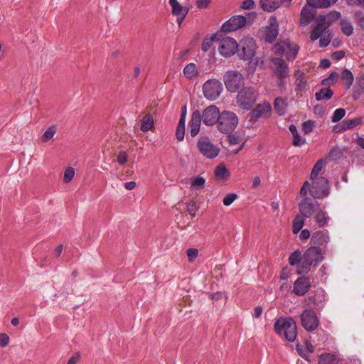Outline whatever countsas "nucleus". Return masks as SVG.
Segmentation results:
<instances>
[{
	"mask_svg": "<svg viewBox=\"0 0 364 364\" xmlns=\"http://www.w3.org/2000/svg\"><path fill=\"white\" fill-rule=\"evenodd\" d=\"M80 358L79 355H76L75 356H72L69 360H68L67 364H75L78 362Z\"/></svg>",
	"mask_w": 364,
	"mask_h": 364,
	"instance_id": "obj_64",
	"label": "nucleus"
},
{
	"mask_svg": "<svg viewBox=\"0 0 364 364\" xmlns=\"http://www.w3.org/2000/svg\"><path fill=\"white\" fill-rule=\"evenodd\" d=\"M237 198V195L233 193L227 194L223 198V203L225 206H230Z\"/></svg>",
	"mask_w": 364,
	"mask_h": 364,
	"instance_id": "obj_48",
	"label": "nucleus"
},
{
	"mask_svg": "<svg viewBox=\"0 0 364 364\" xmlns=\"http://www.w3.org/2000/svg\"><path fill=\"white\" fill-rule=\"evenodd\" d=\"M244 77L236 70H228L223 76V82L228 91L236 92L244 85Z\"/></svg>",
	"mask_w": 364,
	"mask_h": 364,
	"instance_id": "obj_5",
	"label": "nucleus"
},
{
	"mask_svg": "<svg viewBox=\"0 0 364 364\" xmlns=\"http://www.w3.org/2000/svg\"><path fill=\"white\" fill-rule=\"evenodd\" d=\"M307 5L314 8H326L330 6L328 0H306Z\"/></svg>",
	"mask_w": 364,
	"mask_h": 364,
	"instance_id": "obj_36",
	"label": "nucleus"
},
{
	"mask_svg": "<svg viewBox=\"0 0 364 364\" xmlns=\"http://www.w3.org/2000/svg\"><path fill=\"white\" fill-rule=\"evenodd\" d=\"M342 32L346 36H350L353 33V28L350 23L347 21L341 22Z\"/></svg>",
	"mask_w": 364,
	"mask_h": 364,
	"instance_id": "obj_43",
	"label": "nucleus"
},
{
	"mask_svg": "<svg viewBox=\"0 0 364 364\" xmlns=\"http://www.w3.org/2000/svg\"><path fill=\"white\" fill-rule=\"evenodd\" d=\"M263 33L267 42L272 43L276 39L279 33V25L276 18H270L269 26L263 28Z\"/></svg>",
	"mask_w": 364,
	"mask_h": 364,
	"instance_id": "obj_15",
	"label": "nucleus"
},
{
	"mask_svg": "<svg viewBox=\"0 0 364 364\" xmlns=\"http://www.w3.org/2000/svg\"><path fill=\"white\" fill-rule=\"evenodd\" d=\"M239 119L235 113L229 110H223L221 112L217 129L223 134L232 133L237 127Z\"/></svg>",
	"mask_w": 364,
	"mask_h": 364,
	"instance_id": "obj_2",
	"label": "nucleus"
},
{
	"mask_svg": "<svg viewBox=\"0 0 364 364\" xmlns=\"http://www.w3.org/2000/svg\"><path fill=\"white\" fill-rule=\"evenodd\" d=\"M314 124L311 121H307L302 124V130L305 134H308L311 132Z\"/></svg>",
	"mask_w": 364,
	"mask_h": 364,
	"instance_id": "obj_57",
	"label": "nucleus"
},
{
	"mask_svg": "<svg viewBox=\"0 0 364 364\" xmlns=\"http://www.w3.org/2000/svg\"><path fill=\"white\" fill-rule=\"evenodd\" d=\"M274 107L275 111L279 115H284L286 112L287 103L284 99L282 97H277L274 100Z\"/></svg>",
	"mask_w": 364,
	"mask_h": 364,
	"instance_id": "obj_29",
	"label": "nucleus"
},
{
	"mask_svg": "<svg viewBox=\"0 0 364 364\" xmlns=\"http://www.w3.org/2000/svg\"><path fill=\"white\" fill-rule=\"evenodd\" d=\"M315 15L316 10L306 4L301 11L300 24L304 26H307L314 18Z\"/></svg>",
	"mask_w": 364,
	"mask_h": 364,
	"instance_id": "obj_20",
	"label": "nucleus"
},
{
	"mask_svg": "<svg viewBox=\"0 0 364 364\" xmlns=\"http://www.w3.org/2000/svg\"><path fill=\"white\" fill-rule=\"evenodd\" d=\"M329 240L327 231L318 230L313 233L311 241L314 245H325Z\"/></svg>",
	"mask_w": 364,
	"mask_h": 364,
	"instance_id": "obj_24",
	"label": "nucleus"
},
{
	"mask_svg": "<svg viewBox=\"0 0 364 364\" xmlns=\"http://www.w3.org/2000/svg\"><path fill=\"white\" fill-rule=\"evenodd\" d=\"M255 7V3L253 0H245L240 5V8L245 10L252 9Z\"/></svg>",
	"mask_w": 364,
	"mask_h": 364,
	"instance_id": "obj_54",
	"label": "nucleus"
},
{
	"mask_svg": "<svg viewBox=\"0 0 364 364\" xmlns=\"http://www.w3.org/2000/svg\"><path fill=\"white\" fill-rule=\"evenodd\" d=\"M255 17L256 14L255 12L248 13L247 16H243L240 15L232 16L228 21L223 23L221 30L224 33L235 31L244 27L247 23H252Z\"/></svg>",
	"mask_w": 364,
	"mask_h": 364,
	"instance_id": "obj_3",
	"label": "nucleus"
},
{
	"mask_svg": "<svg viewBox=\"0 0 364 364\" xmlns=\"http://www.w3.org/2000/svg\"><path fill=\"white\" fill-rule=\"evenodd\" d=\"M274 50L277 54L282 53L286 55L287 59L290 60L296 58L299 51V46L290 41H284L277 43L274 47Z\"/></svg>",
	"mask_w": 364,
	"mask_h": 364,
	"instance_id": "obj_10",
	"label": "nucleus"
},
{
	"mask_svg": "<svg viewBox=\"0 0 364 364\" xmlns=\"http://www.w3.org/2000/svg\"><path fill=\"white\" fill-rule=\"evenodd\" d=\"M300 318L301 325L307 331H314L318 325V318L313 310H305L301 314Z\"/></svg>",
	"mask_w": 364,
	"mask_h": 364,
	"instance_id": "obj_13",
	"label": "nucleus"
},
{
	"mask_svg": "<svg viewBox=\"0 0 364 364\" xmlns=\"http://www.w3.org/2000/svg\"><path fill=\"white\" fill-rule=\"evenodd\" d=\"M364 92V75L360 77L355 86V90L353 93V97L358 100L360 95Z\"/></svg>",
	"mask_w": 364,
	"mask_h": 364,
	"instance_id": "obj_30",
	"label": "nucleus"
},
{
	"mask_svg": "<svg viewBox=\"0 0 364 364\" xmlns=\"http://www.w3.org/2000/svg\"><path fill=\"white\" fill-rule=\"evenodd\" d=\"M220 117H221V112L215 105L208 106L203 109L202 114L200 113L203 123L208 127L218 124Z\"/></svg>",
	"mask_w": 364,
	"mask_h": 364,
	"instance_id": "obj_9",
	"label": "nucleus"
},
{
	"mask_svg": "<svg viewBox=\"0 0 364 364\" xmlns=\"http://www.w3.org/2000/svg\"><path fill=\"white\" fill-rule=\"evenodd\" d=\"M321 33L318 32V28H314L310 34V38L311 41L316 40Z\"/></svg>",
	"mask_w": 364,
	"mask_h": 364,
	"instance_id": "obj_62",
	"label": "nucleus"
},
{
	"mask_svg": "<svg viewBox=\"0 0 364 364\" xmlns=\"http://www.w3.org/2000/svg\"><path fill=\"white\" fill-rule=\"evenodd\" d=\"M185 134V121L184 114H181L176 132V138L178 141H182Z\"/></svg>",
	"mask_w": 364,
	"mask_h": 364,
	"instance_id": "obj_33",
	"label": "nucleus"
},
{
	"mask_svg": "<svg viewBox=\"0 0 364 364\" xmlns=\"http://www.w3.org/2000/svg\"><path fill=\"white\" fill-rule=\"evenodd\" d=\"M223 91V85L220 81L216 79H210L203 85L204 97L210 101L217 100Z\"/></svg>",
	"mask_w": 364,
	"mask_h": 364,
	"instance_id": "obj_7",
	"label": "nucleus"
},
{
	"mask_svg": "<svg viewBox=\"0 0 364 364\" xmlns=\"http://www.w3.org/2000/svg\"><path fill=\"white\" fill-rule=\"evenodd\" d=\"M338 74L337 73H332L328 78L323 80L325 85H330L335 83L338 79Z\"/></svg>",
	"mask_w": 364,
	"mask_h": 364,
	"instance_id": "obj_55",
	"label": "nucleus"
},
{
	"mask_svg": "<svg viewBox=\"0 0 364 364\" xmlns=\"http://www.w3.org/2000/svg\"><path fill=\"white\" fill-rule=\"evenodd\" d=\"M271 107L269 105L263 103L259 104L250 114V120L257 121L261 117H267L269 116Z\"/></svg>",
	"mask_w": 364,
	"mask_h": 364,
	"instance_id": "obj_16",
	"label": "nucleus"
},
{
	"mask_svg": "<svg viewBox=\"0 0 364 364\" xmlns=\"http://www.w3.org/2000/svg\"><path fill=\"white\" fill-rule=\"evenodd\" d=\"M197 148L200 153L208 159L216 157L220 149L214 145L207 136H200L197 143Z\"/></svg>",
	"mask_w": 364,
	"mask_h": 364,
	"instance_id": "obj_8",
	"label": "nucleus"
},
{
	"mask_svg": "<svg viewBox=\"0 0 364 364\" xmlns=\"http://www.w3.org/2000/svg\"><path fill=\"white\" fill-rule=\"evenodd\" d=\"M313 264L306 257L302 255L300 262L296 266V272L299 274H306L309 272Z\"/></svg>",
	"mask_w": 364,
	"mask_h": 364,
	"instance_id": "obj_25",
	"label": "nucleus"
},
{
	"mask_svg": "<svg viewBox=\"0 0 364 364\" xmlns=\"http://www.w3.org/2000/svg\"><path fill=\"white\" fill-rule=\"evenodd\" d=\"M261 8L266 11L271 12L278 8V2L275 0H260Z\"/></svg>",
	"mask_w": 364,
	"mask_h": 364,
	"instance_id": "obj_31",
	"label": "nucleus"
},
{
	"mask_svg": "<svg viewBox=\"0 0 364 364\" xmlns=\"http://www.w3.org/2000/svg\"><path fill=\"white\" fill-rule=\"evenodd\" d=\"M314 214L315 222L318 227H323L327 224L329 218L327 216V213L326 212L318 208V210L315 212Z\"/></svg>",
	"mask_w": 364,
	"mask_h": 364,
	"instance_id": "obj_28",
	"label": "nucleus"
},
{
	"mask_svg": "<svg viewBox=\"0 0 364 364\" xmlns=\"http://www.w3.org/2000/svg\"><path fill=\"white\" fill-rule=\"evenodd\" d=\"M168 2L171 7V14L173 16L188 13V9L183 8L178 0H169Z\"/></svg>",
	"mask_w": 364,
	"mask_h": 364,
	"instance_id": "obj_27",
	"label": "nucleus"
},
{
	"mask_svg": "<svg viewBox=\"0 0 364 364\" xmlns=\"http://www.w3.org/2000/svg\"><path fill=\"white\" fill-rule=\"evenodd\" d=\"M359 124L360 119H350L345 122V125L346 128H352L357 126Z\"/></svg>",
	"mask_w": 364,
	"mask_h": 364,
	"instance_id": "obj_59",
	"label": "nucleus"
},
{
	"mask_svg": "<svg viewBox=\"0 0 364 364\" xmlns=\"http://www.w3.org/2000/svg\"><path fill=\"white\" fill-rule=\"evenodd\" d=\"M186 253L190 262H193L198 256V250L196 248H189Z\"/></svg>",
	"mask_w": 364,
	"mask_h": 364,
	"instance_id": "obj_52",
	"label": "nucleus"
},
{
	"mask_svg": "<svg viewBox=\"0 0 364 364\" xmlns=\"http://www.w3.org/2000/svg\"><path fill=\"white\" fill-rule=\"evenodd\" d=\"M316 21L317 24L314 28H318V32L320 33H323L329 27L326 22L323 21V18L321 16L317 18Z\"/></svg>",
	"mask_w": 364,
	"mask_h": 364,
	"instance_id": "obj_46",
	"label": "nucleus"
},
{
	"mask_svg": "<svg viewBox=\"0 0 364 364\" xmlns=\"http://www.w3.org/2000/svg\"><path fill=\"white\" fill-rule=\"evenodd\" d=\"M238 47L237 41L230 37H225L219 41L218 52L225 58L234 55Z\"/></svg>",
	"mask_w": 364,
	"mask_h": 364,
	"instance_id": "obj_11",
	"label": "nucleus"
},
{
	"mask_svg": "<svg viewBox=\"0 0 364 364\" xmlns=\"http://www.w3.org/2000/svg\"><path fill=\"white\" fill-rule=\"evenodd\" d=\"M323 165H324V161L321 159L318 160L315 164V165L311 172V174H310V178L311 180H314L318 178L317 176H318V173H320V171H321V169L323 168Z\"/></svg>",
	"mask_w": 364,
	"mask_h": 364,
	"instance_id": "obj_39",
	"label": "nucleus"
},
{
	"mask_svg": "<svg viewBox=\"0 0 364 364\" xmlns=\"http://www.w3.org/2000/svg\"><path fill=\"white\" fill-rule=\"evenodd\" d=\"M272 63L276 68V74L279 78L286 77L288 75V68L283 59L276 58L272 59Z\"/></svg>",
	"mask_w": 364,
	"mask_h": 364,
	"instance_id": "obj_23",
	"label": "nucleus"
},
{
	"mask_svg": "<svg viewBox=\"0 0 364 364\" xmlns=\"http://www.w3.org/2000/svg\"><path fill=\"white\" fill-rule=\"evenodd\" d=\"M75 175V170L73 167H66L63 172V181L64 183H69L72 181Z\"/></svg>",
	"mask_w": 364,
	"mask_h": 364,
	"instance_id": "obj_37",
	"label": "nucleus"
},
{
	"mask_svg": "<svg viewBox=\"0 0 364 364\" xmlns=\"http://www.w3.org/2000/svg\"><path fill=\"white\" fill-rule=\"evenodd\" d=\"M274 330L289 342L294 341L297 336L296 324L291 318H279L274 323Z\"/></svg>",
	"mask_w": 364,
	"mask_h": 364,
	"instance_id": "obj_1",
	"label": "nucleus"
},
{
	"mask_svg": "<svg viewBox=\"0 0 364 364\" xmlns=\"http://www.w3.org/2000/svg\"><path fill=\"white\" fill-rule=\"evenodd\" d=\"M336 356L331 353L322 354L319 357V364H336Z\"/></svg>",
	"mask_w": 364,
	"mask_h": 364,
	"instance_id": "obj_38",
	"label": "nucleus"
},
{
	"mask_svg": "<svg viewBox=\"0 0 364 364\" xmlns=\"http://www.w3.org/2000/svg\"><path fill=\"white\" fill-rule=\"evenodd\" d=\"M311 195L315 198H321L328 194V181L323 176L313 180Z\"/></svg>",
	"mask_w": 364,
	"mask_h": 364,
	"instance_id": "obj_12",
	"label": "nucleus"
},
{
	"mask_svg": "<svg viewBox=\"0 0 364 364\" xmlns=\"http://www.w3.org/2000/svg\"><path fill=\"white\" fill-rule=\"evenodd\" d=\"M201 122L200 112L199 110L193 111L189 122L190 134L191 136H196L199 133Z\"/></svg>",
	"mask_w": 364,
	"mask_h": 364,
	"instance_id": "obj_17",
	"label": "nucleus"
},
{
	"mask_svg": "<svg viewBox=\"0 0 364 364\" xmlns=\"http://www.w3.org/2000/svg\"><path fill=\"white\" fill-rule=\"evenodd\" d=\"M319 203L311 198L302 199L299 204V214L305 218H310L318 210Z\"/></svg>",
	"mask_w": 364,
	"mask_h": 364,
	"instance_id": "obj_14",
	"label": "nucleus"
},
{
	"mask_svg": "<svg viewBox=\"0 0 364 364\" xmlns=\"http://www.w3.org/2000/svg\"><path fill=\"white\" fill-rule=\"evenodd\" d=\"M311 188V186L310 185L309 181H305L303 186L301 187L300 190V196L302 198V199L309 198L307 197V192Z\"/></svg>",
	"mask_w": 364,
	"mask_h": 364,
	"instance_id": "obj_50",
	"label": "nucleus"
},
{
	"mask_svg": "<svg viewBox=\"0 0 364 364\" xmlns=\"http://www.w3.org/2000/svg\"><path fill=\"white\" fill-rule=\"evenodd\" d=\"M301 257L302 256H301V252L299 251H294L289 257V264L291 266L296 264L298 265V264L300 262Z\"/></svg>",
	"mask_w": 364,
	"mask_h": 364,
	"instance_id": "obj_44",
	"label": "nucleus"
},
{
	"mask_svg": "<svg viewBox=\"0 0 364 364\" xmlns=\"http://www.w3.org/2000/svg\"><path fill=\"white\" fill-rule=\"evenodd\" d=\"M237 45V55L241 60H247L255 55L256 44L252 38L245 37Z\"/></svg>",
	"mask_w": 364,
	"mask_h": 364,
	"instance_id": "obj_6",
	"label": "nucleus"
},
{
	"mask_svg": "<svg viewBox=\"0 0 364 364\" xmlns=\"http://www.w3.org/2000/svg\"><path fill=\"white\" fill-rule=\"evenodd\" d=\"M311 263L317 264L323 259V253L321 250L318 247H311L308 248L303 255Z\"/></svg>",
	"mask_w": 364,
	"mask_h": 364,
	"instance_id": "obj_18",
	"label": "nucleus"
},
{
	"mask_svg": "<svg viewBox=\"0 0 364 364\" xmlns=\"http://www.w3.org/2000/svg\"><path fill=\"white\" fill-rule=\"evenodd\" d=\"M214 175L218 182H225L230 176V173L223 163L219 164L215 169Z\"/></svg>",
	"mask_w": 364,
	"mask_h": 364,
	"instance_id": "obj_22",
	"label": "nucleus"
},
{
	"mask_svg": "<svg viewBox=\"0 0 364 364\" xmlns=\"http://www.w3.org/2000/svg\"><path fill=\"white\" fill-rule=\"evenodd\" d=\"M183 74L188 78H193L198 75V70L194 63H189L183 69Z\"/></svg>",
	"mask_w": 364,
	"mask_h": 364,
	"instance_id": "obj_35",
	"label": "nucleus"
},
{
	"mask_svg": "<svg viewBox=\"0 0 364 364\" xmlns=\"http://www.w3.org/2000/svg\"><path fill=\"white\" fill-rule=\"evenodd\" d=\"M341 77L345 80V85L347 88H349L353 82V75L348 70H344L342 73Z\"/></svg>",
	"mask_w": 364,
	"mask_h": 364,
	"instance_id": "obj_42",
	"label": "nucleus"
},
{
	"mask_svg": "<svg viewBox=\"0 0 364 364\" xmlns=\"http://www.w3.org/2000/svg\"><path fill=\"white\" fill-rule=\"evenodd\" d=\"M9 336L5 333H0V347L4 348L8 346L9 343Z\"/></svg>",
	"mask_w": 364,
	"mask_h": 364,
	"instance_id": "obj_56",
	"label": "nucleus"
},
{
	"mask_svg": "<svg viewBox=\"0 0 364 364\" xmlns=\"http://www.w3.org/2000/svg\"><path fill=\"white\" fill-rule=\"evenodd\" d=\"M321 16L323 18V21H325L330 26L333 22L336 21L341 17V14L337 11H331L326 16Z\"/></svg>",
	"mask_w": 364,
	"mask_h": 364,
	"instance_id": "obj_40",
	"label": "nucleus"
},
{
	"mask_svg": "<svg viewBox=\"0 0 364 364\" xmlns=\"http://www.w3.org/2000/svg\"><path fill=\"white\" fill-rule=\"evenodd\" d=\"M242 139L237 134H232L228 136V141L231 145H237L242 141Z\"/></svg>",
	"mask_w": 364,
	"mask_h": 364,
	"instance_id": "obj_51",
	"label": "nucleus"
},
{
	"mask_svg": "<svg viewBox=\"0 0 364 364\" xmlns=\"http://www.w3.org/2000/svg\"><path fill=\"white\" fill-rule=\"evenodd\" d=\"M216 38L215 36H212L211 38H205L202 43L201 49L206 52L208 51L212 46L213 41Z\"/></svg>",
	"mask_w": 364,
	"mask_h": 364,
	"instance_id": "obj_47",
	"label": "nucleus"
},
{
	"mask_svg": "<svg viewBox=\"0 0 364 364\" xmlns=\"http://www.w3.org/2000/svg\"><path fill=\"white\" fill-rule=\"evenodd\" d=\"M331 39L329 38V35H328L327 36H322L320 39V46L321 47H326L328 45Z\"/></svg>",
	"mask_w": 364,
	"mask_h": 364,
	"instance_id": "obj_60",
	"label": "nucleus"
},
{
	"mask_svg": "<svg viewBox=\"0 0 364 364\" xmlns=\"http://www.w3.org/2000/svg\"><path fill=\"white\" fill-rule=\"evenodd\" d=\"M304 216L299 214L294 219L293 223H292V231L294 234L298 233L303 228L304 224Z\"/></svg>",
	"mask_w": 364,
	"mask_h": 364,
	"instance_id": "obj_32",
	"label": "nucleus"
},
{
	"mask_svg": "<svg viewBox=\"0 0 364 364\" xmlns=\"http://www.w3.org/2000/svg\"><path fill=\"white\" fill-rule=\"evenodd\" d=\"M198 209L197 202L194 200H191L187 203V210L191 215L195 216Z\"/></svg>",
	"mask_w": 364,
	"mask_h": 364,
	"instance_id": "obj_45",
	"label": "nucleus"
},
{
	"mask_svg": "<svg viewBox=\"0 0 364 364\" xmlns=\"http://www.w3.org/2000/svg\"><path fill=\"white\" fill-rule=\"evenodd\" d=\"M117 161L120 165H124L128 161V155L125 151H120L117 156Z\"/></svg>",
	"mask_w": 364,
	"mask_h": 364,
	"instance_id": "obj_53",
	"label": "nucleus"
},
{
	"mask_svg": "<svg viewBox=\"0 0 364 364\" xmlns=\"http://www.w3.org/2000/svg\"><path fill=\"white\" fill-rule=\"evenodd\" d=\"M309 237H310V232L308 230L304 229V230H301L300 235H299V237L301 240H306V239L309 238Z\"/></svg>",
	"mask_w": 364,
	"mask_h": 364,
	"instance_id": "obj_63",
	"label": "nucleus"
},
{
	"mask_svg": "<svg viewBox=\"0 0 364 364\" xmlns=\"http://www.w3.org/2000/svg\"><path fill=\"white\" fill-rule=\"evenodd\" d=\"M210 2L211 0H197L196 4L198 9H202L208 7Z\"/></svg>",
	"mask_w": 364,
	"mask_h": 364,
	"instance_id": "obj_58",
	"label": "nucleus"
},
{
	"mask_svg": "<svg viewBox=\"0 0 364 364\" xmlns=\"http://www.w3.org/2000/svg\"><path fill=\"white\" fill-rule=\"evenodd\" d=\"M205 179L200 176L191 178L190 189L191 191H200L205 188Z\"/></svg>",
	"mask_w": 364,
	"mask_h": 364,
	"instance_id": "obj_26",
	"label": "nucleus"
},
{
	"mask_svg": "<svg viewBox=\"0 0 364 364\" xmlns=\"http://www.w3.org/2000/svg\"><path fill=\"white\" fill-rule=\"evenodd\" d=\"M333 95V91L328 88V89H321L318 92L316 93V99L317 100H321L323 99L328 100L330 99Z\"/></svg>",
	"mask_w": 364,
	"mask_h": 364,
	"instance_id": "obj_41",
	"label": "nucleus"
},
{
	"mask_svg": "<svg viewBox=\"0 0 364 364\" xmlns=\"http://www.w3.org/2000/svg\"><path fill=\"white\" fill-rule=\"evenodd\" d=\"M305 142V140L298 135L294 136L293 144L294 146H300Z\"/></svg>",
	"mask_w": 364,
	"mask_h": 364,
	"instance_id": "obj_61",
	"label": "nucleus"
},
{
	"mask_svg": "<svg viewBox=\"0 0 364 364\" xmlns=\"http://www.w3.org/2000/svg\"><path fill=\"white\" fill-rule=\"evenodd\" d=\"M256 102L255 90L250 87H245L241 89L237 96V105L242 109H250Z\"/></svg>",
	"mask_w": 364,
	"mask_h": 364,
	"instance_id": "obj_4",
	"label": "nucleus"
},
{
	"mask_svg": "<svg viewBox=\"0 0 364 364\" xmlns=\"http://www.w3.org/2000/svg\"><path fill=\"white\" fill-rule=\"evenodd\" d=\"M140 130L143 132H147L149 131H154V120L153 116L150 113H146L142 116V118L139 121Z\"/></svg>",
	"mask_w": 364,
	"mask_h": 364,
	"instance_id": "obj_21",
	"label": "nucleus"
},
{
	"mask_svg": "<svg viewBox=\"0 0 364 364\" xmlns=\"http://www.w3.org/2000/svg\"><path fill=\"white\" fill-rule=\"evenodd\" d=\"M346 114V111L344 109L339 108L335 110L333 115L332 117V122H337L341 120Z\"/></svg>",
	"mask_w": 364,
	"mask_h": 364,
	"instance_id": "obj_49",
	"label": "nucleus"
},
{
	"mask_svg": "<svg viewBox=\"0 0 364 364\" xmlns=\"http://www.w3.org/2000/svg\"><path fill=\"white\" fill-rule=\"evenodd\" d=\"M57 132V127L55 126H51L48 127L43 133L41 136V141L43 143H47L51 140Z\"/></svg>",
	"mask_w": 364,
	"mask_h": 364,
	"instance_id": "obj_34",
	"label": "nucleus"
},
{
	"mask_svg": "<svg viewBox=\"0 0 364 364\" xmlns=\"http://www.w3.org/2000/svg\"><path fill=\"white\" fill-rule=\"evenodd\" d=\"M310 287V282L308 278L299 277L294 282V292L299 296L305 294Z\"/></svg>",
	"mask_w": 364,
	"mask_h": 364,
	"instance_id": "obj_19",
	"label": "nucleus"
}]
</instances>
